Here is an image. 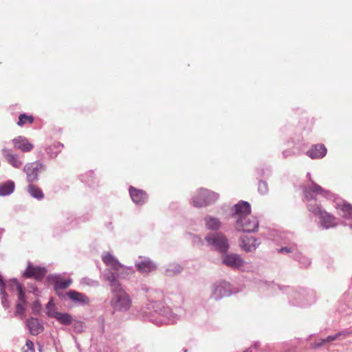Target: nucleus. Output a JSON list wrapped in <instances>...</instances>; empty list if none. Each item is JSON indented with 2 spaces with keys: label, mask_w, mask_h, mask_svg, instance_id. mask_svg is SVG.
I'll use <instances>...</instances> for the list:
<instances>
[{
  "label": "nucleus",
  "mask_w": 352,
  "mask_h": 352,
  "mask_svg": "<svg viewBox=\"0 0 352 352\" xmlns=\"http://www.w3.org/2000/svg\"><path fill=\"white\" fill-rule=\"evenodd\" d=\"M0 285L2 288H3L5 287V283L3 282V280L1 275H0Z\"/></svg>",
  "instance_id": "nucleus-39"
},
{
  "label": "nucleus",
  "mask_w": 352,
  "mask_h": 352,
  "mask_svg": "<svg viewBox=\"0 0 352 352\" xmlns=\"http://www.w3.org/2000/svg\"><path fill=\"white\" fill-rule=\"evenodd\" d=\"M103 262L112 270L116 271L118 275L122 274L129 269L124 267L110 253L107 252L102 256Z\"/></svg>",
  "instance_id": "nucleus-9"
},
{
  "label": "nucleus",
  "mask_w": 352,
  "mask_h": 352,
  "mask_svg": "<svg viewBox=\"0 0 352 352\" xmlns=\"http://www.w3.org/2000/svg\"><path fill=\"white\" fill-rule=\"evenodd\" d=\"M223 263L231 267H239L244 264V261L236 254H227L224 256Z\"/></svg>",
  "instance_id": "nucleus-18"
},
{
  "label": "nucleus",
  "mask_w": 352,
  "mask_h": 352,
  "mask_svg": "<svg viewBox=\"0 0 352 352\" xmlns=\"http://www.w3.org/2000/svg\"><path fill=\"white\" fill-rule=\"evenodd\" d=\"M129 193L133 201L137 204H142L147 199V195L145 191L137 189L133 186L130 187Z\"/></svg>",
  "instance_id": "nucleus-16"
},
{
  "label": "nucleus",
  "mask_w": 352,
  "mask_h": 352,
  "mask_svg": "<svg viewBox=\"0 0 352 352\" xmlns=\"http://www.w3.org/2000/svg\"><path fill=\"white\" fill-rule=\"evenodd\" d=\"M307 209L309 210V211L312 212L314 214L318 215V216H320L321 214V213L324 211V210L322 209L321 206L318 205L317 204H309L307 206Z\"/></svg>",
  "instance_id": "nucleus-30"
},
{
  "label": "nucleus",
  "mask_w": 352,
  "mask_h": 352,
  "mask_svg": "<svg viewBox=\"0 0 352 352\" xmlns=\"http://www.w3.org/2000/svg\"><path fill=\"white\" fill-rule=\"evenodd\" d=\"M135 267L137 270L142 274H148L149 272H153L157 268L153 262L149 259H145L135 264Z\"/></svg>",
  "instance_id": "nucleus-19"
},
{
  "label": "nucleus",
  "mask_w": 352,
  "mask_h": 352,
  "mask_svg": "<svg viewBox=\"0 0 352 352\" xmlns=\"http://www.w3.org/2000/svg\"><path fill=\"white\" fill-rule=\"evenodd\" d=\"M256 239L252 236H243L241 238V246L242 248L247 251L251 252L256 248Z\"/></svg>",
  "instance_id": "nucleus-22"
},
{
  "label": "nucleus",
  "mask_w": 352,
  "mask_h": 352,
  "mask_svg": "<svg viewBox=\"0 0 352 352\" xmlns=\"http://www.w3.org/2000/svg\"><path fill=\"white\" fill-rule=\"evenodd\" d=\"M2 154L7 162L14 168H19L23 165V162L17 154H14L10 149L3 148Z\"/></svg>",
  "instance_id": "nucleus-12"
},
{
  "label": "nucleus",
  "mask_w": 352,
  "mask_h": 352,
  "mask_svg": "<svg viewBox=\"0 0 352 352\" xmlns=\"http://www.w3.org/2000/svg\"><path fill=\"white\" fill-rule=\"evenodd\" d=\"M258 346H259V344H258V342H256V343H254V348H256H256H258Z\"/></svg>",
  "instance_id": "nucleus-40"
},
{
  "label": "nucleus",
  "mask_w": 352,
  "mask_h": 352,
  "mask_svg": "<svg viewBox=\"0 0 352 352\" xmlns=\"http://www.w3.org/2000/svg\"><path fill=\"white\" fill-rule=\"evenodd\" d=\"M319 217L320 223L325 229L333 228L337 226L336 217L327 211L324 210Z\"/></svg>",
  "instance_id": "nucleus-14"
},
{
  "label": "nucleus",
  "mask_w": 352,
  "mask_h": 352,
  "mask_svg": "<svg viewBox=\"0 0 352 352\" xmlns=\"http://www.w3.org/2000/svg\"><path fill=\"white\" fill-rule=\"evenodd\" d=\"M27 326L32 335L36 336L42 332L43 328L36 318H32L27 321Z\"/></svg>",
  "instance_id": "nucleus-23"
},
{
  "label": "nucleus",
  "mask_w": 352,
  "mask_h": 352,
  "mask_svg": "<svg viewBox=\"0 0 352 352\" xmlns=\"http://www.w3.org/2000/svg\"><path fill=\"white\" fill-rule=\"evenodd\" d=\"M326 342H323V339H321L318 342L315 343V346L318 348L324 344Z\"/></svg>",
  "instance_id": "nucleus-38"
},
{
  "label": "nucleus",
  "mask_w": 352,
  "mask_h": 352,
  "mask_svg": "<svg viewBox=\"0 0 352 352\" xmlns=\"http://www.w3.org/2000/svg\"><path fill=\"white\" fill-rule=\"evenodd\" d=\"M258 190L261 194H265L268 191V185L267 182L263 181L259 182Z\"/></svg>",
  "instance_id": "nucleus-32"
},
{
  "label": "nucleus",
  "mask_w": 352,
  "mask_h": 352,
  "mask_svg": "<svg viewBox=\"0 0 352 352\" xmlns=\"http://www.w3.org/2000/svg\"><path fill=\"white\" fill-rule=\"evenodd\" d=\"M34 121V118L33 116H28L25 113L20 114L19 116V121L17 122V125L19 126H22L25 124H32Z\"/></svg>",
  "instance_id": "nucleus-28"
},
{
  "label": "nucleus",
  "mask_w": 352,
  "mask_h": 352,
  "mask_svg": "<svg viewBox=\"0 0 352 352\" xmlns=\"http://www.w3.org/2000/svg\"><path fill=\"white\" fill-rule=\"evenodd\" d=\"M244 352H250V351H249V349H248V350L245 351Z\"/></svg>",
  "instance_id": "nucleus-41"
},
{
  "label": "nucleus",
  "mask_w": 352,
  "mask_h": 352,
  "mask_svg": "<svg viewBox=\"0 0 352 352\" xmlns=\"http://www.w3.org/2000/svg\"><path fill=\"white\" fill-rule=\"evenodd\" d=\"M279 252H286V253H289V252H291V250L290 248H282L279 250Z\"/></svg>",
  "instance_id": "nucleus-37"
},
{
  "label": "nucleus",
  "mask_w": 352,
  "mask_h": 352,
  "mask_svg": "<svg viewBox=\"0 0 352 352\" xmlns=\"http://www.w3.org/2000/svg\"><path fill=\"white\" fill-rule=\"evenodd\" d=\"M339 338H340V334L336 333L333 336H329L327 338L323 339V342L327 343V342L334 341L336 339H339Z\"/></svg>",
  "instance_id": "nucleus-33"
},
{
  "label": "nucleus",
  "mask_w": 352,
  "mask_h": 352,
  "mask_svg": "<svg viewBox=\"0 0 352 352\" xmlns=\"http://www.w3.org/2000/svg\"><path fill=\"white\" fill-rule=\"evenodd\" d=\"M303 192L307 201L316 199L317 195H320L323 197H325L328 199H333L335 197V195L333 192L322 188L320 186L314 182H311L310 186L305 187L303 190Z\"/></svg>",
  "instance_id": "nucleus-3"
},
{
  "label": "nucleus",
  "mask_w": 352,
  "mask_h": 352,
  "mask_svg": "<svg viewBox=\"0 0 352 352\" xmlns=\"http://www.w3.org/2000/svg\"><path fill=\"white\" fill-rule=\"evenodd\" d=\"M30 184L28 186V192L34 198L38 199H41L44 197V194L41 189L34 185L32 183H30Z\"/></svg>",
  "instance_id": "nucleus-27"
},
{
  "label": "nucleus",
  "mask_w": 352,
  "mask_h": 352,
  "mask_svg": "<svg viewBox=\"0 0 352 352\" xmlns=\"http://www.w3.org/2000/svg\"><path fill=\"white\" fill-rule=\"evenodd\" d=\"M184 352H187V350H186V349H185Z\"/></svg>",
  "instance_id": "nucleus-43"
},
{
  "label": "nucleus",
  "mask_w": 352,
  "mask_h": 352,
  "mask_svg": "<svg viewBox=\"0 0 352 352\" xmlns=\"http://www.w3.org/2000/svg\"><path fill=\"white\" fill-rule=\"evenodd\" d=\"M14 189V183L8 181L0 185V195L6 196L11 194Z\"/></svg>",
  "instance_id": "nucleus-26"
},
{
  "label": "nucleus",
  "mask_w": 352,
  "mask_h": 352,
  "mask_svg": "<svg viewBox=\"0 0 352 352\" xmlns=\"http://www.w3.org/2000/svg\"><path fill=\"white\" fill-rule=\"evenodd\" d=\"M44 169L45 166L40 161L27 163L23 168V172L26 174L28 182H36L38 179V173Z\"/></svg>",
  "instance_id": "nucleus-4"
},
{
  "label": "nucleus",
  "mask_w": 352,
  "mask_h": 352,
  "mask_svg": "<svg viewBox=\"0 0 352 352\" xmlns=\"http://www.w3.org/2000/svg\"><path fill=\"white\" fill-rule=\"evenodd\" d=\"M236 218V228L245 232H256L258 228L257 219L250 215L251 206L247 201H240L234 206Z\"/></svg>",
  "instance_id": "nucleus-1"
},
{
  "label": "nucleus",
  "mask_w": 352,
  "mask_h": 352,
  "mask_svg": "<svg viewBox=\"0 0 352 352\" xmlns=\"http://www.w3.org/2000/svg\"><path fill=\"white\" fill-rule=\"evenodd\" d=\"M205 222L206 227L213 230H218L221 225L219 219L212 216H206L205 217Z\"/></svg>",
  "instance_id": "nucleus-25"
},
{
  "label": "nucleus",
  "mask_w": 352,
  "mask_h": 352,
  "mask_svg": "<svg viewBox=\"0 0 352 352\" xmlns=\"http://www.w3.org/2000/svg\"><path fill=\"white\" fill-rule=\"evenodd\" d=\"M12 142L14 148L23 153L30 152L34 148V144L24 136H17Z\"/></svg>",
  "instance_id": "nucleus-10"
},
{
  "label": "nucleus",
  "mask_w": 352,
  "mask_h": 352,
  "mask_svg": "<svg viewBox=\"0 0 352 352\" xmlns=\"http://www.w3.org/2000/svg\"><path fill=\"white\" fill-rule=\"evenodd\" d=\"M111 305L118 308H127L131 305V300L128 294L121 288L113 289V298Z\"/></svg>",
  "instance_id": "nucleus-5"
},
{
  "label": "nucleus",
  "mask_w": 352,
  "mask_h": 352,
  "mask_svg": "<svg viewBox=\"0 0 352 352\" xmlns=\"http://www.w3.org/2000/svg\"><path fill=\"white\" fill-rule=\"evenodd\" d=\"M108 273L109 274L107 276V280L111 283V285L114 287L113 289H117L120 288V284L117 280L116 276L111 273L109 270H108Z\"/></svg>",
  "instance_id": "nucleus-31"
},
{
  "label": "nucleus",
  "mask_w": 352,
  "mask_h": 352,
  "mask_svg": "<svg viewBox=\"0 0 352 352\" xmlns=\"http://www.w3.org/2000/svg\"><path fill=\"white\" fill-rule=\"evenodd\" d=\"M327 153V148L323 144H316L312 146L307 154L312 159L322 158Z\"/></svg>",
  "instance_id": "nucleus-20"
},
{
  "label": "nucleus",
  "mask_w": 352,
  "mask_h": 352,
  "mask_svg": "<svg viewBox=\"0 0 352 352\" xmlns=\"http://www.w3.org/2000/svg\"><path fill=\"white\" fill-rule=\"evenodd\" d=\"M232 293L230 284L226 281H222L213 286L212 298L218 300L223 296H230Z\"/></svg>",
  "instance_id": "nucleus-6"
},
{
  "label": "nucleus",
  "mask_w": 352,
  "mask_h": 352,
  "mask_svg": "<svg viewBox=\"0 0 352 352\" xmlns=\"http://www.w3.org/2000/svg\"><path fill=\"white\" fill-rule=\"evenodd\" d=\"M25 310L23 309H17L15 312V316L21 317L24 314Z\"/></svg>",
  "instance_id": "nucleus-36"
},
{
  "label": "nucleus",
  "mask_w": 352,
  "mask_h": 352,
  "mask_svg": "<svg viewBox=\"0 0 352 352\" xmlns=\"http://www.w3.org/2000/svg\"><path fill=\"white\" fill-rule=\"evenodd\" d=\"M46 314L52 318H56L60 323L68 325L72 323V318L67 313L57 311V309H46Z\"/></svg>",
  "instance_id": "nucleus-13"
},
{
  "label": "nucleus",
  "mask_w": 352,
  "mask_h": 352,
  "mask_svg": "<svg viewBox=\"0 0 352 352\" xmlns=\"http://www.w3.org/2000/svg\"><path fill=\"white\" fill-rule=\"evenodd\" d=\"M338 334H340V337L344 338V337L349 336L351 334H352V330L345 329L344 331H342L338 333Z\"/></svg>",
  "instance_id": "nucleus-35"
},
{
  "label": "nucleus",
  "mask_w": 352,
  "mask_h": 352,
  "mask_svg": "<svg viewBox=\"0 0 352 352\" xmlns=\"http://www.w3.org/2000/svg\"><path fill=\"white\" fill-rule=\"evenodd\" d=\"M72 283V279L56 278L54 280V289L57 294H59L60 290L65 289L69 287Z\"/></svg>",
  "instance_id": "nucleus-24"
},
{
  "label": "nucleus",
  "mask_w": 352,
  "mask_h": 352,
  "mask_svg": "<svg viewBox=\"0 0 352 352\" xmlns=\"http://www.w3.org/2000/svg\"><path fill=\"white\" fill-rule=\"evenodd\" d=\"M63 147V144L59 142H54L52 145L50 146L47 150L52 157H56L57 154L61 151Z\"/></svg>",
  "instance_id": "nucleus-29"
},
{
  "label": "nucleus",
  "mask_w": 352,
  "mask_h": 352,
  "mask_svg": "<svg viewBox=\"0 0 352 352\" xmlns=\"http://www.w3.org/2000/svg\"><path fill=\"white\" fill-rule=\"evenodd\" d=\"M164 315H166L165 316L167 317V320L169 322L173 323L175 322L176 316L172 313L171 309H153V311L151 312V318L149 320L157 323H163L165 322L166 320L164 318L158 319L156 318V316H164Z\"/></svg>",
  "instance_id": "nucleus-8"
},
{
  "label": "nucleus",
  "mask_w": 352,
  "mask_h": 352,
  "mask_svg": "<svg viewBox=\"0 0 352 352\" xmlns=\"http://www.w3.org/2000/svg\"><path fill=\"white\" fill-rule=\"evenodd\" d=\"M206 240L208 243L214 245L220 252H226L228 249L227 239L223 235L219 234H212L208 235Z\"/></svg>",
  "instance_id": "nucleus-7"
},
{
  "label": "nucleus",
  "mask_w": 352,
  "mask_h": 352,
  "mask_svg": "<svg viewBox=\"0 0 352 352\" xmlns=\"http://www.w3.org/2000/svg\"><path fill=\"white\" fill-rule=\"evenodd\" d=\"M336 208L339 211L338 214L343 218L350 219H352V204L343 201L337 203Z\"/></svg>",
  "instance_id": "nucleus-15"
},
{
  "label": "nucleus",
  "mask_w": 352,
  "mask_h": 352,
  "mask_svg": "<svg viewBox=\"0 0 352 352\" xmlns=\"http://www.w3.org/2000/svg\"><path fill=\"white\" fill-rule=\"evenodd\" d=\"M12 288L16 292L18 297V302L16 308H23L25 303V294L21 283L17 280L13 281Z\"/></svg>",
  "instance_id": "nucleus-17"
},
{
  "label": "nucleus",
  "mask_w": 352,
  "mask_h": 352,
  "mask_svg": "<svg viewBox=\"0 0 352 352\" xmlns=\"http://www.w3.org/2000/svg\"><path fill=\"white\" fill-rule=\"evenodd\" d=\"M219 195L208 189H200L192 198V204L195 207H205L215 202Z\"/></svg>",
  "instance_id": "nucleus-2"
},
{
  "label": "nucleus",
  "mask_w": 352,
  "mask_h": 352,
  "mask_svg": "<svg viewBox=\"0 0 352 352\" xmlns=\"http://www.w3.org/2000/svg\"><path fill=\"white\" fill-rule=\"evenodd\" d=\"M67 296L73 301L81 303L82 305H87L89 302V298L85 294L74 290H70Z\"/></svg>",
  "instance_id": "nucleus-21"
},
{
  "label": "nucleus",
  "mask_w": 352,
  "mask_h": 352,
  "mask_svg": "<svg viewBox=\"0 0 352 352\" xmlns=\"http://www.w3.org/2000/svg\"><path fill=\"white\" fill-rule=\"evenodd\" d=\"M25 345L28 348V350L25 351V352H28V350L30 351V352H35L34 347V343L31 340H28L26 341Z\"/></svg>",
  "instance_id": "nucleus-34"
},
{
  "label": "nucleus",
  "mask_w": 352,
  "mask_h": 352,
  "mask_svg": "<svg viewBox=\"0 0 352 352\" xmlns=\"http://www.w3.org/2000/svg\"><path fill=\"white\" fill-rule=\"evenodd\" d=\"M48 305H50V302L48 303ZM48 307H49V305H47V306L46 307V309H48V308H49Z\"/></svg>",
  "instance_id": "nucleus-42"
},
{
  "label": "nucleus",
  "mask_w": 352,
  "mask_h": 352,
  "mask_svg": "<svg viewBox=\"0 0 352 352\" xmlns=\"http://www.w3.org/2000/svg\"><path fill=\"white\" fill-rule=\"evenodd\" d=\"M46 274V270L39 266L29 265L23 273L26 278H34L36 280H41Z\"/></svg>",
  "instance_id": "nucleus-11"
}]
</instances>
